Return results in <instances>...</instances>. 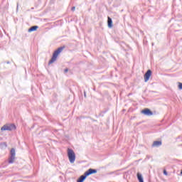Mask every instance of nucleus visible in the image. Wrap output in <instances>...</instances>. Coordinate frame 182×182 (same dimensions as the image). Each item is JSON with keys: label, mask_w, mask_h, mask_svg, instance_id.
Listing matches in <instances>:
<instances>
[{"label": "nucleus", "mask_w": 182, "mask_h": 182, "mask_svg": "<svg viewBox=\"0 0 182 182\" xmlns=\"http://www.w3.org/2000/svg\"><path fill=\"white\" fill-rule=\"evenodd\" d=\"M65 49V46L63 47H59L57 50H55L52 55L51 59L48 62V65H52L54 62H56V60L58 59V56H59L60 53Z\"/></svg>", "instance_id": "1"}, {"label": "nucleus", "mask_w": 182, "mask_h": 182, "mask_svg": "<svg viewBox=\"0 0 182 182\" xmlns=\"http://www.w3.org/2000/svg\"><path fill=\"white\" fill-rule=\"evenodd\" d=\"M12 130H16V125L15 124H6L1 128V132H12Z\"/></svg>", "instance_id": "2"}, {"label": "nucleus", "mask_w": 182, "mask_h": 182, "mask_svg": "<svg viewBox=\"0 0 182 182\" xmlns=\"http://www.w3.org/2000/svg\"><path fill=\"white\" fill-rule=\"evenodd\" d=\"M68 157L70 163H75V160H76V154H75L73 149L69 148L68 149Z\"/></svg>", "instance_id": "3"}, {"label": "nucleus", "mask_w": 182, "mask_h": 182, "mask_svg": "<svg viewBox=\"0 0 182 182\" xmlns=\"http://www.w3.org/2000/svg\"><path fill=\"white\" fill-rule=\"evenodd\" d=\"M151 70H148L144 75V82H149L150 77L151 76Z\"/></svg>", "instance_id": "4"}, {"label": "nucleus", "mask_w": 182, "mask_h": 182, "mask_svg": "<svg viewBox=\"0 0 182 182\" xmlns=\"http://www.w3.org/2000/svg\"><path fill=\"white\" fill-rule=\"evenodd\" d=\"M142 114L144 116H153V112L149 108H145L141 111Z\"/></svg>", "instance_id": "5"}, {"label": "nucleus", "mask_w": 182, "mask_h": 182, "mask_svg": "<svg viewBox=\"0 0 182 182\" xmlns=\"http://www.w3.org/2000/svg\"><path fill=\"white\" fill-rule=\"evenodd\" d=\"M96 173H97V170L93 168H89L87 171L85 172V176H87V177H89V176H91V174H96Z\"/></svg>", "instance_id": "6"}, {"label": "nucleus", "mask_w": 182, "mask_h": 182, "mask_svg": "<svg viewBox=\"0 0 182 182\" xmlns=\"http://www.w3.org/2000/svg\"><path fill=\"white\" fill-rule=\"evenodd\" d=\"M87 178V175L84 173L83 175H82L77 178V182H83L86 180Z\"/></svg>", "instance_id": "7"}, {"label": "nucleus", "mask_w": 182, "mask_h": 182, "mask_svg": "<svg viewBox=\"0 0 182 182\" xmlns=\"http://www.w3.org/2000/svg\"><path fill=\"white\" fill-rule=\"evenodd\" d=\"M163 144V142L161 141H155L152 144V147H160Z\"/></svg>", "instance_id": "8"}, {"label": "nucleus", "mask_w": 182, "mask_h": 182, "mask_svg": "<svg viewBox=\"0 0 182 182\" xmlns=\"http://www.w3.org/2000/svg\"><path fill=\"white\" fill-rule=\"evenodd\" d=\"M107 26L108 28H113V20H112V18H110V16L107 17Z\"/></svg>", "instance_id": "9"}, {"label": "nucleus", "mask_w": 182, "mask_h": 182, "mask_svg": "<svg viewBox=\"0 0 182 182\" xmlns=\"http://www.w3.org/2000/svg\"><path fill=\"white\" fill-rule=\"evenodd\" d=\"M39 26H33L30 28H28V32H35V31H37Z\"/></svg>", "instance_id": "10"}, {"label": "nucleus", "mask_w": 182, "mask_h": 182, "mask_svg": "<svg viewBox=\"0 0 182 182\" xmlns=\"http://www.w3.org/2000/svg\"><path fill=\"white\" fill-rule=\"evenodd\" d=\"M136 176L139 182H144V180L143 179V176L141 175V173H137Z\"/></svg>", "instance_id": "11"}, {"label": "nucleus", "mask_w": 182, "mask_h": 182, "mask_svg": "<svg viewBox=\"0 0 182 182\" xmlns=\"http://www.w3.org/2000/svg\"><path fill=\"white\" fill-rule=\"evenodd\" d=\"M14 161H15V156H10L9 157V164H14Z\"/></svg>", "instance_id": "12"}, {"label": "nucleus", "mask_w": 182, "mask_h": 182, "mask_svg": "<svg viewBox=\"0 0 182 182\" xmlns=\"http://www.w3.org/2000/svg\"><path fill=\"white\" fill-rule=\"evenodd\" d=\"M16 153L15 152V148H12L10 151V156L15 157Z\"/></svg>", "instance_id": "13"}, {"label": "nucleus", "mask_w": 182, "mask_h": 182, "mask_svg": "<svg viewBox=\"0 0 182 182\" xmlns=\"http://www.w3.org/2000/svg\"><path fill=\"white\" fill-rule=\"evenodd\" d=\"M178 89L179 90H182V83L181 82H178Z\"/></svg>", "instance_id": "14"}, {"label": "nucleus", "mask_w": 182, "mask_h": 182, "mask_svg": "<svg viewBox=\"0 0 182 182\" xmlns=\"http://www.w3.org/2000/svg\"><path fill=\"white\" fill-rule=\"evenodd\" d=\"M68 72H69V69L68 68H65L64 70V73H68Z\"/></svg>", "instance_id": "15"}, {"label": "nucleus", "mask_w": 182, "mask_h": 182, "mask_svg": "<svg viewBox=\"0 0 182 182\" xmlns=\"http://www.w3.org/2000/svg\"><path fill=\"white\" fill-rule=\"evenodd\" d=\"M164 176H167L168 174L167 171L166 169L164 170Z\"/></svg>", "instance_id": "16"}, {"label": "nucleus", "mask_w": 182, "mask_h": 182, "mask_svg": "<svg viewBox=\"0 0 182 182\" xmlns=\"http://www.w3.org/2000/svg\"><path fill=\"white\" fill-rule=\"evenodd\" d=\"M75 7L73 6V7H72L71 11H75Z\"/></svg>", "instance_id": "17"}, {"label": "nucleus", "mask_w": 182, "mask_h": 182, "mask_svg": "<svg viewBox=\"0 0 182 182\" xmlns=\"http://www.w3.org/2000/svg\"><path fill=\"white\" fill-rule=\"evenodd\" d=\"M6 63H7V65H9V63H11V62L6 61Z\"/></svg>", "instance_id": "18"}, {"label": "nucleus", "mask_w": 182, "mask_h": 182, "mask_svg": "<svg viewBox=\"0 0 182 182\" xmlns=\"http://www.w3.org/2000/svg\"><path fill=\"white\" fill-rule=\"evenodd\" d=\"M19 8V3H17V9Z\"/></svg>", "instance_id": "19"}, {"label": "nucleus", "mask_w": 182, "mask_h": 182, "mask_svg": "<svg viewBox=\"0 0 182 182\" xmlns=\"http://www.w3.org/2000/svg\"><path fill=\"white\" fill-rule=\"evenodd\" d=\"M84 97H86V92H84Z\"/></svg>", "instance_id": "20"}, {"label": "nucleus", "mask_w": 182, "mask_h": 182, "mask_svg": "<svg viewBox=\"0 0 182 182\" xmlns=\"http://www.w3.org/2000/svg\"><path fill=\"white\" fill-rule=\"evenodd\" d=\"M181 176H182V170H181Z\"/></svg>", "instance_id": "21"}]
</instances>
